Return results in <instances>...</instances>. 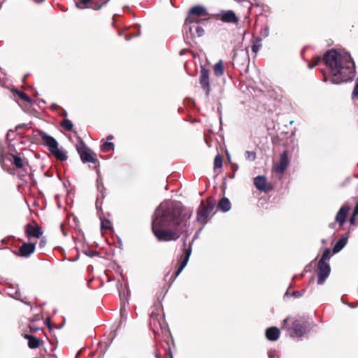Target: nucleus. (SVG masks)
Here are the masks:
<instances>
[{
  "instance_id": "c756f323",
  "label": "nucleus",
  "mask_w": 358,
  "mask_h": 358,
  "mask_svg": "<svg viewBox=\"0 0 358 358\" xmlns=\"http://www.w3.org/2000/svg\"><path fill=\"white\" fill-rule=\"evenodd\" d=\"M245 157L247 160L255 161L256 159V152L253 151H246Z\"/></svg>"
},
{
  "instance_id": "a878e982",
  "label": "nucleus",
  "mask_w": 358,
  "mask_h": 358,
  "mask_svg": "<svg viewBox=\"0 0 358 358\" xmlns=\"http://www.w3.org/2000/svg\"><path fill=\"white\" fill-rule=\"evenodd\" d=\"M61 124H62V127L64 129H66L69 131H70L73 129V124L71 120H69V119H64L62 121Z\"/></svg>"
},
{
  "instance_id": "7c9ffc66",
  "label": "nucleus",
  "mask_w": 358,
  "mask_h": 358,
  "mask_svg": "<svg viewBox=\"0 0 358 358\" xmlns=\"http://www.w3.org/2000/svg\"><path fill=\"white\" fill-rule=\"evenodd\" d=\"M214 166L215 168H222V159L220 155H217L214 159Z\"/></svg>"
},
{
  "instance_id": "49530a36",
  "label": "nucleus",
  "mask_w": 358,
  "mask_h": 358,
  "mask_svg": "<svg viewBox=\"0 0 358 358\" xmlns=\"http://www.w3.org/2000/svg\"><path fill=\"white\" fill-rule=\"evenodd\" d=\"M52 108L56 109L57 108V106L56 104H52Z\"/></svg>"
},
{
  "instance_id": "c85d7f7f",
  "label": "nucleus",
  "mask_w": 358,
  "mask_h": 358,
  "mask_svg": "<svg viewBox=\"0 0 358 358\" xmlns=\"http://www.w3.org/2000/svg\"><path fill=\"white\" fill-rule=\"evenodd\" d=\"M16 93L19 96V97L22 99L23 101L27 102V103H31V99L29 98V96L26 94L24 92H22L20 91L16 90Z\"/></svg>"
},
{
  "instance_id": "cd10ccee",
  "label": "nucleus",
  "mask_w": 358,
  "mask_h": 358,
  "mask_svg": "<svg viewBox=\"0 0 358 358\" xmlns=\"http://www.w3.org/2000/svg\"><path fill=\"white\" fill-rule=\"evenodd\" d=\"M114 148H115L114 144L113 143H110V142H105L101 145V150L103 151H104V152H107V151H109V150H113Z\"/></svg>"
},
{
  "instance_id": "ddd939ff",
  "label": "nucleus",
  "mask_w": 358,
  "mask_h": 358,
  "mask_svg": "<svg viewBox=\"0 0 358 358\" xmlns=\"http://www.w3.org/2000/svg\"><path fill=\"white\" fill-rule=\"evenodd\" d=\"M35 250L34 243H23L19 249V255L23 257H27Z\"/></svg>"
},
{
  "instance_id": "37998d69",
  "label": "nucleus",
  "mask_w": 358,
  "mask_h": 358,
  "mask_svg": "<svg viewBox=\"0 0 358 358\" xmlns=\"http://www.w3.org/2000/svg\"><path fill=\"white\" fill-rule=\"evenodd\" d=\"M323 76H324V81L327 82L328 79H327L326 74L323 73Z\"/></svg>"
},
{
  "instance_id": "4468645a",
  "label": "nucleus",
  "mask_w": 358,
  "mask_h": 358,
  "mask_svg": "<svg viewBox=\"0 0 358 358\" xmlns=\"http://www.w3.org/2000/svg\"><path fill=\"white\" fill-rule=\"evenodd\" d=\"M221 20L227 23H237L238 21L233 10L224 11L221 16Z\"/></svg>"
},
{
  "instance_id": "c9c22d12",
  "label": "nucleus",
  "mask_w": 358,
  "mask_h": 358,
  "mask_svg": "<svg viewBox=\"0 0 358 358\" xmlns=\"http://www.w3.org/2000/svg\"><path fill=\"white\" fill-rule=\"evenodd\" d=\"M352 96H358V83H356L354 90L352 92Z\"/></svg>"
},
{
  "instance_id": "f704fd0d",
  "label": "nucleus",
  "mask_w": 358,
  "mask_h": 358,
  "mask_svg": "<svg viewBox=\"0 0 358 358\" xmlns=\"http://www.w3.org/2000/svg\"><path fill=\"white\" fill-rule=\"evenodd\" d=\"M305 293V290L303 289L302 292L294 291L292 293V296L294 297H301Z\"/></svg>"
},
{
  "instance_id": "6ab92c4d",
  "label": "nucleus",
  "mask_w": 358,
  "mask_h": 358,
  "mask_svg": "<svg viewBox=\"0 0 358 358\" xmlns=\"http://www.w3.org/2000/svg\"><path fill=\"white\" fill-rule=\"evenodd\" d=\"M217 208L223 212L229 211L231 208V203L229 199L222 198L218 203Z\"/></svg>"
},
{
  "instance_id": "a211bd4d",
  "label": "nucleus",
  "mask_w": 358,
  "mask_h": 358,
  "mask_svg": "<svg viewBox=\"0 0 358 358\" xmlns=\"http://www.w3.org/2000/svg\"><path fill=\"white\" fill-rule=\"evenodd\" d=\"M24 338L28 340V346L31 349H36L38 348L41 343L40 339L32 335L25 334Z\"/></svg>"
},
{
  "instance_id": "a18cd8bd",
  "label": "nucleus",
  "mask_w": 358,
  "mask_h": 358,
  "mask_svg": "<svg viewBox=\"0 0 358 358\" xmlns=\"http://www.w3.org/2000/svg\"><path fill=\"white\" fill-rule=\"evenodd\" d=\"M236 55H237V53L234 52V55H233V60H235V58H236Z\"/></svg>"
},
{
  "instance_id": "6e6552de",
  "label": "nucleus",
  "mask_w": 358,
  "mask_h": 358,
  "mask_svg": "<svg viewBox=\"0 0 358 358\" xmlns=\"http://www.w3.org/2000/svg\"><path fill=\"white\" fill-rule=\"evenodd\" d=\"M289 164V159L287 151L280 154V160L278 164L274 166V171L277 173L282 174L285 172Z\"/></svg>"
},
{
  "instance_id": "f8f14e48",
  "label": "nucleus",
  "mask_w": 358,
  "mask_h": 358,
  "mask_svg": "<svg viewBox=\"0 0 358 358\" xmlns=\"http://www.w3.org/2000/svg\"><path fill=\"white\" fill-rule=\"evenodd\" d=\"M26 234L29 238H39L42 235V231L38 226L28 224L26 226Z\"/></svg>"
},
{
  "instance_id": "72a5a7b5",
  "label": "nucleus",
  "mask_w": 358,
  "mask_h": 358,
  "mask_svg": "<svg viewBox=\"0 0 358 358\" xmlns=\"http://www.w3.org/2000/svg\"><path fill=\"white\" fill-rule=\"evenodd\" d=\"M92 0H80L79 3H76V6L78 8L82 9L83 8V6H80V4L86 5L88 3H90Z\"/></svg>"
},
{
  "instance_id": "c03bdc74",
  "label": "nucleus",
  "mask_w": 358,
  "mask_h": 358,
  "mask_svg": "<svg viewBox=\"0 0 358 358\" xmlns=\"http://www.w3.org/2000/svg\"><path fill=\"white\" fill-rule=\"evenodd\" d=\"M45 242L44 241H41V243H40V245L42 247L45 245Z\"/></svg>"
},
{
  "instance_id": "b1692460",
  "label": "nucleus",
  "mask_w": 358,
  "mask_h": 358,
  "mask_svg": "<svg viewBox=\"0 0 358 358\" xmlns=\"http://www.w3.org/2000/svg\"><path fill=\"white\" fill-rule=\"evenodd\" d=\"M13 157L12 163L15 166L17 169H22L24 166L22 158L19 155H12Z\"/></svg>"
},
{
  "instance_id": "aec40b11",
  "label": "nucleus",
  "mask_w": 358,
  "mask_h": 358,
  "mask_svg": "<svg viewBox=\"0 0 358 358\" xmlns=\"http://www.w3.org/2000/svg\"><path fill=\"white\" fill-rule=\"evenodd\" d=\"M51 153L57 159L61 161H65L67 159L66 152L63 149H59L58 145L56 150H53Z\"/></svg>"
},
{
  "instance_id": "e433bc0d",
  "label": "nucleus",
  "mask_w": 358,
  "mask_h": 358,
  "mask_svg": "<svg viewBox=\"0 0 358 358\" xmlns=\"http://www.w3.org/2000/svg\"><path fill=\"white\" fill-rule=\"evenodd\" d=\"M356 222V216H354V214L350 218V223L351 225H355Z\"/></svg>"
},
{
  "instance_id": "1a4fd4ad",
  "label": "nucleus",
  "mask_w": 358,
  "mask_h": 358,
  "mask_svg": "<svg viewBox=\"0 0 358 358\" xmlns=\"http://www.w3.org/2000/svg\"><path fill=\"white\" fill-rule=\"evenodd\" d=\"M199 83L202 89L206 92V96H208L210 92L209 71L203 67L201 69Z\"/></svg>"
},
{
  "instance_id": "dca6fc26",
  "label": "nucleus",
  "mask_w": 358,
  "mask_h": 358,
  "mask_svg": "<svg viewBox=\"0 0 358 358\" xmlns=\"http://www.w3.org/2000/svg\"><path fill=\"white\" fill-rule=\"evenodd\" d=\"M292 330L294 336L301 337L306 334V327L301 324L298 320H295L292 324Z\"/></svg>"
},
{
  "instance_id": "393cba45",
  "label": "nucleus",
  "mask_w": 358,
  "mask_h": 358,
  "mask_svg": "<svg viewBox=\"0 0 358 358\" xmlns=\"http://www.w3.org/2000/svg\"><path fill=\"white\" fill-rule=\"evenodd\" d=\"M330 257H331V250L329 248H326L324 250L319 262L327 263V260L329 259Z\"/></svg>"
},
{
  "instance_id": "58836bf2",
  "label": "nucleus",
  "mask_w": 358,
  "mask_h": 358,
  "mask_svg": "<svg viewBox=\"0 0 358 358\" xmlns=\"http://www.w3.org/2000/svg\"><path fill=\"white\" fill-rule=\"evenodd\" d=\"M107 2H108V1H104L103 3H102L101 4H100L99 6H98L97 7H94L93 8H94V10H99V9H101V7H102L103 5H105Z\"/></svg>"
},
{
  "instance_id": "8fccbe9b",
  "label": "nucleus",
  "mask_w": 358,
  "mask_h": 358,
  "mask_svg": "<svg viewBox=\"0 0 358 358\" xmlns=\"http://www.w3.org/2000/svg\"><path fill=\"white\" fill-rule=\"evenodd\" d=\"M27 75H25V76H24V78H23V81H24V80H25V79H26V78H27Z\"/></svg>"
},
{
  "instance_id": "4c0bfd02",
  "label": "nucleus",
  "mask_w": 358,
  "mask_h": 358,
  "mask_svg": "<svg viewBox=\"0 0 358 358\" xmlns=\"http://www.w3.org/2000/svg\"><path fill=\"white\" fill-rule=\"evenodd\" d=\"M352 214H354V216H357L358 215V201L357 202V203H356V205L355 206V208H354Z\"/></svg>"
},
{
  "instance_id": "2f4dec72",
  "label": "nucleus",
  "mask_w": 358,
  "mask_h": 358,
  "mask_svg": "<svg viewBox=\"0 0 358 358\" xmlns=\"http://www.w3.org/2000/svg\"><path fill=\"white\" fill-rule=\"evenodd\" d=\"M11 296L17 300H20L24 303H26L22 298L21 292L18 290H16L13 294H11Z\"/></svg>"
},
{
  "instance_id": "a19ab883",
  "label": "nucleus",
  "mask_w": 358,
  "mask_h": 358,
  "mask_svg": "<svg viewBox=\"0 0 358 358\" xmlns=\"http://www.w3.org/2000/svg\"><path fill=\"white\" fill-rule=\"evenodd\" d=\"M108 228H109L108 225V224H105L103 223V222H101V229H106Z\"/></svg>"
},
{
  "instance_id": "5701e85b",
  "label": "nucleus",
  "mask_w": 358,
  "mask_h": 358,
  "mask_svg": "<svg viewBox=\"0 0 358 358\" xmlns=\"http://www.w3.org/2000/svg\"><path fill=\"white\" fill-rule=\"evenodd\" d=\"M262 48V38L259 37L255 38L252 45V51L257 54L259 49Z\"/></svg>"
},
{
  "instance_id": "f03ea898",
  "label": "nucleus",
  "mask_w": 358,
  "mask_h": 358,
  "mask_svg": "<svg viewBox=\"0 0 358 358\" xmlns=\"http://www.w3.org/2000/svg\"><path fill=\"white\" fill-rule=\"evenodd\" d=\"M322 60L333 84H341L354 78L355 66L350 54L330 50L324 55Z\"/></svg>"
},
{
  "instance_id": "9b49d317",
  "label": "nucleus",
  "mask_w": 358,
  "mask_h": 358,
  "mask_svg": "<svg viewBox=\"0 0 358 358\" xmlns=\"http://www.w3.org/2000/svg\"><path fill=\"white\" fill-rule=\"evenodd\" d=\"M350 209V208L348 204H344L336 213L335 221L339 224V226H343L345 222Z\"/></svg>"
},
{
  "instance_id": "09e8293b",
  "label": "nucleus",
  "mask_w": 358,
  "mask_h": 358,
  "mask_svg": "<svg viewBox=\"0 0 358 358\" xmlns=\"http://www.w3.org/2000/svg\"><path fill=\"white\" fill-rule=\"evenodd\" d=\"M285 296H289V292H288V290H287L286 293H285Z\"/></svg>"
},
{
  "instance_id": "473e14b6",
  "label": "nucleus",
  "mask_w": 358,
  "mask_h": 358,
  "mask_svg": "<svg viewBox=\"0 0 358 358\" xmlns=\"http://www.w3.org/2000/svg\"><path fill=\"white\" fill-rule=\"evenodd\" d=\"M321 62H323L322 59L321 57H317L313 64H308V67L309 69H313V67L319 64V63Z\"/></svg>"
},
{
  "instance_id": "9d476101",
  "label": "nucleus",
  "mask_w": 358,
  "mask_h": 358,
  "mask_svg": "<svg viewBox=\"0 0 358 358\" xmlns=\"http://www.w3.org/2000/svg\"><path fill=\"white\" fill-rule=\"evenodd\" d=\"M254 185L257 189L262 192H266L272 189L270 183L268 182L266 177L263 176H258L254 178Z\"/></svg>"
},
{
  "instance_id": "3c124183",
  "label": "nucleus",
  "mask_w": 358,
  "mask_h": 358,
  "mask_svg": "<svg viewBox=\"0 0 358 358\" xmlns=\"http://www.w3.org/2000/svg\"><path fill=\"white\" fill-rule=\"evenodd\" d=\"M157 358H159V357H157Z\"/></svg>"
},
{
  "instance_id": "f257e3e1",
  "label": "nucleus",
  "mask_w": 358,
  "mask_h": 358,
  "mask_svg": "<svg viewBox=\"0 0 358 358\" xmlns=\"http://www.w3.org/2000/svg\"><path fill=\"white\" fill-rule=\"evenodd\" d=\"M192 213L182 212L180 204L172 200H165L156 208L152 218V230L159 241L177 240L182 234H186L185 239L191 232L189 231ZM186 247V240L184 241ZM192 253V245L185 248L184 255L179 267L175 273V278L178 277L187 264Z\"/></svg>"
},
{
  "instance_id": "79ce46f5",
  "label": "nucleus",
  "mask_w": 358,
  "mask_h": 358,
  "mask_svg": "<svg viewBox=\"0 0 358 358\" xmlns=\"http://www.w3.org/2000/svg\"><path fill=\"white\" fill-rule=\"evenodd\" d=\"M113 138V136L112 135H109L107 136V140H112Z\"/></svg>"
},
{
  "instance_id": "0eeeda50",
  "label": "nucleus",
  "mask_w": 358,
  "mask_h": 358,
  "mask_svg": "<svg viewBox=\"0 0 358 358\" xmlns=\"http://www.w3.org/2000/svg\"><path fill=\"white\" fill-rule=\"evenodd\" d=\"M38 136L43 140L44 144L48 148V150L51 152L53 150L57 149L58 145L57 141L51 136L47 134L45 132L41 130L37 131Z\"/></svg>"
},
{
  "instance_id": "f3484780",
  "label": "nucleus",
  "mask_w": 358,
  "mask_h": 358,
  "mask_svg": "<svg viewBox=\"0 0 358 358\" xmlns=\"http://www.w3.org/2000/svg\"><path fill=\"white\" fill-rule=\"evenodd\" d=\"M206 15V9L201 6H195L192 7L188 13V16H191L194 19V16L201 17Z\"/></svg>"
},
{
  "instance_id": "2eb2a0df",
  "label": "nucleus",
  "mask_w": 358,
  "mask_h": 358,
  "mask_svg": "<svg viewBox=\"0 0 358 358\" xmlns=\"http://www.w3.org/2000/svg\"><path fill=\"white\" fill-rule=\"evenodd\" d=\"M280 330L277 327H271L266 330L265 335L270 341H276L280 337Z\"/></svg>"
},
{
  "instance_id": "423d86ee",
  "label": "nucleus",
  "mask_w": 358,
  "mask_h": 358,
  "mask_svg": "<svg viewBox=\"0 0 358 358\" xmlns=\"http://www.w3.org/2000/svg\"><path fill=\"white\" fill-rule=\"evenodd\" d=\"M317 268V284L322 285L330 274V266L328 263L318 262Z\"/></svg>"
},
{
  "instance_id": "bb28decb",
  "label": "nucleus",
  "mask_w": 358,
  "mask_h": 358,
  "mask_svg": "<svg viewBox=\"0 0 358 358\" xmlns=\"http://www.w3.org/2000/svg\"><path fill=\"white\" fill-rule=\"evenodd\" d=\"M97 189L99 192H101L102 197H104V192L106 191V189L103 186L102 178L99 176L97 178Z\"/></svg>"
},
{
  "instance_id": "de8ad7c7",
  "label": "nucleus",
  "mask_w": 358,
  "mask_h": 358,
  "mask_svg": "<svg viewBox=\"0 0 358 358\" xmlns=\"http://www.w3.org/2000/svg\"><path fill=\"white\" fill-rule=\"evenodd\" d=\"M234 176H235V174H234V173L233 174H231V176H230V178H234Z\"/></svg>"
},
{
  "instance_id": "ea45409f",
  "label": "nucleus",
  "mask_w": 358,
  "mask_h": 358,
  "mask_svg": "<svg viewBox=\"0 0 358 358\" xmlns=\"http://www.w3.org/2000/svg\"><path fill=\"white\" fill-rule=\"evenodd\" d=\"M231 167H232L234 172L236 171L238 169V166L235 164H231Z\"/></svg>"
},
{
  "instance_id": "412c9836",
  "label": "nucleus",
  "mask_w": 358,
  "mask_h": 358,
  "mask_svg": "<svg viewBox=\"0 0 358 358\" xmlns=\"http://www.w3.org/2000/svg\"><path fill=\"white\" fill-rule=\"evenodd\" d=\"M347 243V238H340L334 245L333 248V252L337 253L340 252L346 245Z\"/></svg>"
},
{
  "instance_id": "4be33fe9",
  "label": "nucleus",
  "mask_w": 358,
  "mask_h": 358,
  "mask_svg": "<svg viewBox=\"0 0 358 358\" xmlns=\"http://www.w3.org/2000/svg\"><path fill=\"white\" fill-rule=\"evenodd\" d=\"M214 73L216 76L220 77L224 73V66L222 64V61L220 60L217 63H216L213 67Z\"/></svg>"
},
{
  "instance_id": "7ed1b4c3",
  "label": "nucleus",
  "mask_w": 358,
  "mask_h": 358,
  "mask_svg": "<svg viewBox=\"0 0 358 358\" xmlns=\"http://www.w3.org/2000/svg\"><path fill=\"white\" fill-rule=\"evenodd\" d=\"M183 29L186 34L189 33L192 38L200 37L204 34V29L199 24V22L191 16L187 17Z\"/></svg>"
},
{
  "instance_id": "39448f33",
  "label": "nucleus",
  "mask_w": 358,
  "mask_h": 358,
  "mask_svg": "<svg viewBox=\"0 0 358 358\" xmlns=\"http://www.w3.org/2000/svg\"><path fill=\"white\" fill-rule=\"evenodd\" d=\"M77 151L83 163L91 162L96 164L97 162V159L88 152L87 147L82 141H80V144L77 145Z\"/></svg>"
},
{
  "instance_id": "20e7f679",
  "label": "nucleus",
  "mask_w": 358,
  "mask_h": 358,
  "mask_svg": "<svg viewBox=\"0 0 358 358\" xmlns=\"http://www.w3.org/2000/svg\"><path fill=\"white\" fill-rule=\"evenodd\" d=\"M215 206V201L208 199L206 202L202 201L197 212V220L201 222L205 220L212 213Z\"/></svg>"
}]
</instances>
